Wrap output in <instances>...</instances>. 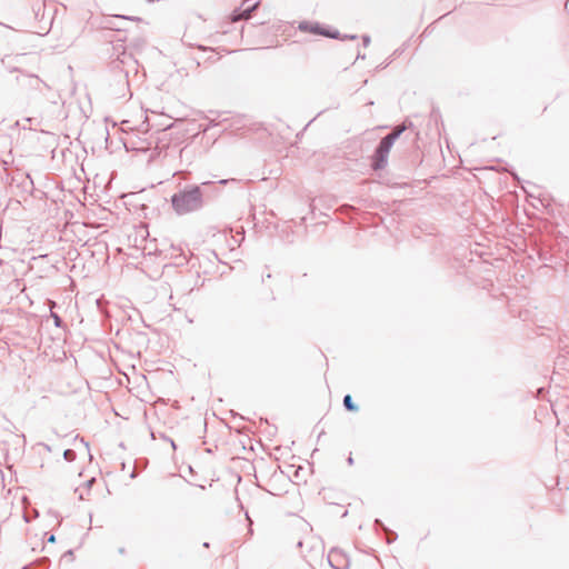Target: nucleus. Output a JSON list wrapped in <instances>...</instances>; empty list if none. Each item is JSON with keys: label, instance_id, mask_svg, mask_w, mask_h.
<instances>
[{"label": "nucleus", "instance_id": "nucleus-1", "mask_svg": "<svg viewBox=\"0 0 569 569\" xmlns=\"http://www.w3.org/2000/svg\"><path fill=\"white\" fill-rule=\"evenodd\" d=\"M203 204V193L200 186H187L171 197L172 209L180 216L198 211Z\"/></svg>", "mask_w": 569, "mask_h": 569}, {"label": "nucleus", "instance_id": "nucleus-2", "mask_svg": "<svg viewBox=\"0 0 569 569\" xmlns=\"http://www.w3.org/2000/svg\"><path fill=\"white\" fill-rule=\"evenodd\" d=\"M137 60L131 53L124 50L118 54L116 59L110 62V69L119 77V81L123 84H128V77L130 71L137 72Z\"/></svg>", "mask_w": 569, "mask_h": 569}, {"label": "nucleus", "instance_id": "nucleus-3", "mask_svg": "<svg viewBox=\"0 0 569 569\" xmlns=\"http://www.w3.org/2000/svg\"><path fill=\"white\" fill-rule=\"evenodd\" d=\"M328 562L333 569H349L348 556L338 548H332L328 553Z\"/></svg>", "mask_w": 569, "mask_h": 569}, {"label": "nucleus", "instance_id": "nucleus-4", "mask_svg": "<svg viewBox=\"0 0 569 569\" xmlns=\"http://www.w3.org/2000/svg\"><path fill=\"white\" fill-rule=\"evenodd\" d=\"M298 29L300 31L311 32L315 34H321V36H326L329 38H333V39L339 38L338 31L330 32V31L323 29L319 23H310L307 21H302L299 23Z\"/></svg>", "mask_w": 569, "mask_h": 569}, {"label": "nucleus", "instance_id": "nucleus-5", "mask_svg": "<svg viewBox=\"0 0 569 569\" xmlns=\"http://www.w3.org/2000/svg\"><path fill=\"white\" fill-rule=\"evenodd\" d=\"M259 2L256 1L251 3L250 0H243L241 3V7L233 11L231 19L233 22L242 20V19H249L251 16V12L256 10Z\"/></svg>", "mask_w": 569, "mask_h": 569}, {"label": "nucleus", "instance_id": "nucleus-6", "mask_svg": "<svg viewBox=\"0 0 569 569\" xmlns=\"http://www.w3.org/2000/svg\"><path fill=\"white\" fill-rule=\"evenodd\" d=\"M389 152L381 150L378 147L372 156L371 167L375 171L381 170L387 166Z\"/></svg>", "mask_w": 569, "mask_h": 569}, {"label": "nucleus", "instance_id": "nucleus-7", "mask_svg": "<svg viewBox=\"0 0 569 569\" xmlns=\"http://www.w3.org/2000/svg\"><path fill=\"white\" fill-rule=\"evenodd\" d=\"M19 82H28V84L31 88L39 89L40 84L42 83L41 79L33 74H23L22 79L18 78Z\"/></svg>", "mask_w": 569, "mask_h": 569}, {"label": "nucleus", "instance_id": "nucleus-8", "mask_svg": "<svg viewBox=\"0 0 569 569\" xmlns=\"http://www.w3.org/2000/svg\"><path fill=\"white\" fill-rule=\"evenodd\" d=\"M407 129L406 122L397 126L392 129L390 133L387 134L388 138H391V140L395 142Z\"/></svg>", "mask_w": 569, "mask_h": 569}, {"label": "nucleus", "instance_id": "nucleus-9", "mask_svg": "<svg viewBox=\"0 0 569 569\" xmlns=\"http://www.w3.org/2000/svg\"><path fill=\"white\" fill-rule=\"evenodd\" d=\"M343 407L346 408V410L352 411V412H356L359 409L358 406L353 402L350 395H346L343 397Z\"/></svg>", "mask_w": 569, "mask_h": 569}, {"label": "nucleus", "instance_id": "nucleus-10", "mask_svg": "<svg viewBox=\"0 0 569 569\" xmlns=\"http://www.w3.org/2000/svg\"><path fill=\"white\" fill-rule=\"evenodd\" d=\"M393 143H395V142L391 140V138H388V137L386 136V137H383V138L380 140V142H379V144H378L377 147H378L379 149H381V150H386V151L390 152V149L392 148Z\"/></svg>", "mask_w": 569, "mask_h": 569}, {"label": "nucleus", "instance_id": "nucleus-11", "mask_svg": "<svg viewBox=\"0 0 569 569\" xmlns=\"http://www.w3.org/2000/svg\"><path fill=\"white\" fill-rule=\"evenodd\" d=\"M376 525L381 527L387 532V535H388V537H387L388 543H391L393 540H396L397 535L393 531H391L388 528H386L385 525L380 520L377 519L376 520Z\"/></svg>", "mask_w": 569, "mask_h": 569}, {"label": "nucleus", "instance_id": "nucleus-12", "mask_svg": "<svg viewBox=\"0 0 569 569\" xmlns=\"http://www.w3.org/2000/svg\"><path fill=\"white\" fill-rule=\"evenodd\" d=\"M226 33H227V31L218 32V33H216V34H210V36L207 38V41H208L209 43H212V44H218V43H220V42H221V40H220V38H219V37H220V36H223V34H226Z\"/></svg>", "mask_w": 569, "mask_h": 569}, {"label": "nucleus", "instance_id": "nucleus-13", "mask_svg": "<svg viewBox=\"0 0 569 569\" xmlns=\"http://www.w3.org/2000/svg\"><path fill=\"white\" fill-rule=\"evenodd\" d=\"M63 458H64V460H66V461H68V462H72V461H74V460H76V458H77V453H76V451H74V450H72V449H66V450L63 451Z\"/></svg>", "mask_w": 569, "mask_h": 569}, {"label": "nucleus", "instance_id": "nucleus-14", "mask_svg": "<svg viewBox=\"0 0 569 569\" xmlns=\"http://www.w3.org/2000/svg\"><path fill=\"white\" fill-rule=\"evenodd\" d=\"M51 317L53 319L54 326L60 328L62 326V319L57 315L51 312Z\"/></svg>", "mask_w": 569, "mask_h": 569}, {"label": "nucleus", "instance_id": "nucleus-15", "mask_svg": "<svg viewBox=\"0 0 569 569\" xmlns=\"http://www.w3.org/2000/svg\"><path fill=\"white\" fill-rule=\"evenodd\" d=\"M194 47L202 51H208V50L213 51L214 50L211 47H204V46H200V44L194 46Z\"/></svg>", "mask_w": 569, "mask_h": 569}, {"label": "nucleus", "instance_id": "nucleus-16", "mask_svg": "<svg viewBox=\"0 0 569 569\" xmlns=\"http://www.w3.org/2000/svg\"><path fill=\"white\" fill-rule=\"evenodd\" d=\"M369 42H370V37L369 36H363V44L368 46Z\"/></svg>", "mask_w": 569, "mask_h": 569}, {"label": "nucleus", "instance_id": "nucleus-17", "mask_svg": "<svg viewBox=\"0 0 569 569\" xmlns=\"http://www.w3.org/2000/svg\"><path fill=\"white\" fill-rule=\"evenodd\" d=\"M54 541H56V537H54V535H50V536L48 537V542H54Z\"/></svg>", "mask_w": 569, "mask_h": 569}, {"label": "nucleus", "instance_id": "nucleus-18", "mask_svg": "<svg viewBox=\"0 0 569 569\" xmlns=\"http://www.w3.org/2000/svg\"><path fill=\"white\" fill-rule=\"evenodd\" d=\"M347 462H348V465L352 466L353 465V458L351 456H349L348 459H347Z\"/></svg>", "mask_w": 569, "mask_h": 569}, {"label": "nucleus", "instance_id": "nucleus-19", "mask_svg": "<svg viewBox=\"0 0 569 569\" xmlns=\"http://www.w3.org/2000/svg\"><path fill=\"white\" fill-rule=\"evenodd\" d=\"M64 556H67V557L72 556V551H71V550L67 551V552L64 553Z\"/></svg>", "mask_w": 569, "mask_h": 569}, {"label": "nucleus", "instance_id": "nucleus-20", "mask_svg": "<svg viewBox=\"0 0 569 569\" xmlns=\"http://www.w3.org/2000/svg\"><path fill=\"white\" fill-rule=\"evenodd\" d=\"M179 152H180V157H182L184 154V152H186V149H180Z\"/></svg>", "mask_w": 569, "mask_h": 569}, {"label": "nucleus", "instance_id": "nucleus-21", "mask_svg": "<svg viewBox=\"0 0 569 569\" xmlns=\"http://www.w3.org/2000/svg\"><path fill=\"white\" fill-rule=\"evenodd\" d=\"M228 181H229V180H220V181H219V183H220V184H226V183H228Z\"/></svg>", "mask_w": 569, "mask_h": 569}, {"label": "nucleus", "instance_id": "nucleus-22", "mask_svg": "<svg viewBox=\"0 0 569 569\" xmlns=\"http://www.w3.org/2000/svg\"><path fill=\"white\" fill-rule=\"evenodd\" d=\"M23 518H24L26 522H29V518L26 515L23 516Z\"/></svg>", "mask_w": 569, "mask_h": 569}, {"label": "nucleus", "instance_id": "nucleus-23", "mask_svg": "<svg viewBox=\"0 0 569 569\" xmlns=\"http://www.w3.org/2000/svg\"><path fill=\"white\" fill-rule=\"evenodd\" d=\"M209 183H210L209 181H204V182H202V186H207Z\"/></svg>", "mask_w": 569, "mask_h": 569}]
</instances>
